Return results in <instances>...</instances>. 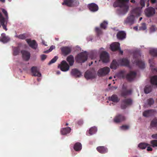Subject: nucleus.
Segmentation results:
<instances>
[{"label":"nucleus","instance_id":"39","mask_svg":"<svg viewBox=\"0 0 157 157\" xmlns=\"http://www.w3.org/2000/svg\"><path fill=\"white\" fill-rule=\"evenodd\" d=\"M151 146L153 147H157V140H154L151 141Z\"/></svg>","mask_w":157,"mask_h":157},{"label":"nucleus","instance_id":"38","mask_svg":"<svg viewBox=\"0 0 157 157\" xmlns=\"http://www.w3.org/2000/svg\"><path fill=\"white\" fill-rule=\"evenodd\" d=\"M145 0H141L140 1V4L141 5V6H142V7L141 8H136V9H135L134 10H136V11H137V12H138V10L139 9H138V8H140V10H141V8L144 7L145 6ZM140 11H141L140 10Z\"/></svg>","mask_w":157,"mask_h":157},{"label":"nucleus","instance_id":"22","mask_svg":"<svg viewBox=\"0 0 157 157\" xmlns=\"http://www.w3.org/2000/svg\"><path fill=\"white\" fill-rule=\"evenodd\" d=\"M98 151L101 153H105L107 151V149L103 146H99L97 147Z\"/></svg>","mask_w":157,"mask_h":157},{"label":"nucleus","instance_id":"34","mask_svg":"<svg viewBox=\"0 0 157 157\" xmlns=\"http://www.w3.org/2000/svg\"><path fill=\"white\" fill-rule=\"evenodd\" d=\"M151 126L152 127L157 128V119H154L152 121Z\"/></svg>","mask_w":157,"mask_h":157},{"label":"nucleus","instance_id":"42","mask_svg":"<svg viewBox=\"0 0 157 157\" xmlns=\"http://www.w3.org/2000/svg\"><path fill=\"white\" fill-rule=\"evenodd\" d=\"M58 57L55 56L48 63V64L50 65L52 63H55L58 59Z\"/></svg>","mask_w":157,"mask_h":157},{"label":"nucleus","instance_id":"41","mask_svg":"<svg viewBox=\"0 0 157 157\" xmlns=\"http://www.w3.org/2000/svg\"><path fill=\"white\" fill-rule=\"evenodd\" d=\"M2 10L3 13L4 14L5 17H6L7 19H8L9 17L7 11L4 9H2Z\"/></svg>","mask_w":157,"mask_h":157},{"label":"nucleus","instance_id":"54","mask_svg":"<svg viewBox=\"0 0 157 157\" xmlns=\"http://www.w3.org/2000/svg\"><path fill=\"white\" fill-rule=\"evenodd\" d=\"M78 123L79 124H81L83 123V121H78Z\"/></svg>","mask_w":157,"mask_h":157},{"label":"nucleus","instance_id":"61","mask_svg":"<svg viewBox=\"0 0 157 157\" xmlns=\"http://www.w3.org/2000/svg\"><path fill=\"white\" fill-rule=\"evenodd\" d=\"M122 95L123 96H125L126 95V94H124V93H122Z\"/></svg>","mask_w":157,"mask_h":157},{"label":"nucleus","instance_id":"30","mask_svg":"<svg viewBox=\"0 0 157 157\" xmlns=\"http://www.w3.org/2000/svg\"><path fill=\"white\" fill-rule=\"evenodd\" d=\"M118 66V64L116 61L115 60H113L110 65V67L111 69H115Z\"/></svg>","mask_w":157,"mask_h":157},{"label":"nucleus","instance_id":"57","mask_svg":"<svg viewBox=\"0 0 157 157\" xmlns=\"http://www.w3.org/2000/svg\"><path fill=\"white\" fill-rule=\"evenodd\" d=\"M131 2L132 3H135V0H131Z\"/></svg>","mask_w":157,"mask_h":157},{"label":"nucleus","instance_id":"18","mask_svg":"<svg viewBox=\"0 0 157 157\" xmlns=\"http://www.w3.org/2000/svg\"><path fill=\"white\" fill-rule=\"evenodd\" d=\"M126 34L123 31H121L117 33V38L121 40H122L125 38Z\"/></svg>","mask_w":157,"mask_h":157},{"label":"nucleus","instance_id":"47","mask_svg":"<svg viewBox=\"0 0 157 157\" xmlns=\"http://www.w3.org/2000/svg\"><path fill=\"white\" fill-rule=\"evenodd\" d=\"M129 128V126L128 125H123L120 127L121 130H126L128 129Z\"/></svg>","mask_w":157,"mask_h":157},{"label":"nucleus","instance_id":"33","mask_svg":"<svg viewBox=\"0 0 157 157\" xmlns=\"http://www.w3.org/2000/svg\"><path fill=\"white\" fill-rule=\"evenodd\" d=\"M149 145L145 143H141L140 144L138 145V147L141 149H145L147 146H149Z\"/></svg>","mask_w":157,"mask_h":157},{"label":"nucleus","instance_id":"12","mask_svg":"<svg viewBox=\"0 0 157 157\" xmlns=\"http://www.w3.org/2000/svg\"><path fill=\"white\" fill-rule=\"evenodd\" d=\"M63 54L64 56H66L70 53L71 51V48L68 47H63L61 48Z\"/></svg>","mask_w":157,"mask_h":157},{"label":"nucleus","instance_id":"13","mask_svg":"<svg viewBox=\"0 0 157 157\" xmlns=\"http://www.w3.org/2000/svg\"><path fill=\"white\" fill-rule=\"evenodd\" d=\"M32 72L33 75L38 77H41V75L39 72L37 68L36 67H33L31 68Z\"/></svg>","mask_w":157,"mask_h":157},{"label":"nucleus","instance_id":"45","mask_svg":"<svg viewBox=\"0 0 157 157\" xmlns=\"http://www.w3.org/2000/svg\"><path fill=\"white\" fill-rule=\"evenodd\" d=\"M146 29V24L145 23H143L141 25L139 29L140 30H145Z\"/></svg>","mask_w":157,"mask_h":157},{"label":"nucleus","instance_id":"23","mask_svg":"<svg viewBox=\"0 0 157 157\" xmlns=\"http://www.w3.org/2000/svg\"><path fill=\"white\" fill-rule=\"evenodd\" d=\"M67 60L70 66H71L73 65L74 60V57L70 55L68 56L67 57Z\"/></svg>","mask_w":157,"mask_h":157},{"label":"nucleus","instance_id":"43","mask_svg":"<svg viewBox=\"0 0 157 157\" xmlns=\"http://www.w3.org/2000/svg\"><path fill=\"white\" fill-rule=\"evenodd\" d=\"M55 48V47L54 46L52 45L50 48L47 51H45L44 52V53H48L49 52H51L52 50Z\"/></svg>","mask_w":157,"mask_h":157},{"label":"nucleus","instance_id":"62","mask_svg":"<svg viewBox=\"0 0 157 157\" xmlns=\"http://www.w3.org/2000/svg\"><path fill=\"white\" fill-rule=\"evenodd\" d=\"M142 19V17H140V20H139L140 21Z\"/></svg>","mask_w":157,"mask_h":157},{"label":"nucleus","instance_id":"29","mask_svg":"<svg viewBox=\"0 0 157 157\" xmlns=\"http://www.w3.org/2000/svg\"><path fill=\"white\" fill-rule=\"evenodd\" d=\"M149 63L150 64V67L151 68V70H152L153 71H157V69L155 68H154L155 64L154 62H153V59H149Z\"/></svg>","mask_w":157,"mask_h":157},{"label":"nucleus","instance_id":"1","mask_svg":"<svg viewBox=\"0 0 157 157\" xmlns=\"http://www.w3.org/2000/svg\"><path fill=\"white\" fill-rule=\"evenodd\" d=\"M129 0H116L113 4L114 7H119L124 13H126L128 9V6L127 3Z\"/></svg>","mask_w":157,"mask_h":157},{"label":"nucleus","instance_id":"14","mask_svg":"<svg viewBox=\"0 0 157 157\" xmlns=\"http://www.w3.org/2000/svg\"><path fill=\"white\" fill-rule=\"evenodd\" d=\"M26 40L30 46L34 49L36 48L37 45L34 40H32L30 39H27Z\"/></svg>","mask_w":157,"mask_h":157},{"label":"nucleus","instance_id":"4","mask_svg":"<svg viewBox=\"0 0 157 157\" xmlns=\"http://www.w3.org/2000/svg\"><path fill=\"white\" fill-rule=\"evenodd\" d=\"M62 4L68 6L72 7L78 6L79 3L77 0H65Z\"/></svg>","mask_w":157,"mask_h":157},{"label":"nucleus","instance_id":"53","mask_svg":"<svg viewBox=\"0 0 157 157\" xmlns=\"http://www.w3.org/2000/svg\"><path fill=\"white\" fill-rule=\"evenodd\" d=\"M147 150L148 151H151L152 150V148L150 147H147Z\"/></svg>","mask_w":157,"mask_h":157},{"label":"nucleus","instance_id":"28","mask_svg":"<svg viewBox=\"0 0 157 157\" xmlns=\"http://www.w3.org/2000/svg\"><path fill=\"white\" fill-rule=\"evenodd\" d=\"M74 149L76 151L80 150L82 149L81 144L79 143H76L74 145Z\"/></svg>","mask_w":157,"mask_h":157},{"label":"nucleus","instance_id":"49","mask_svg":"<svg viewBox=\"0 0 157 157\" xmlns=\"http://www.w3.org/2000/svg\"><path fill=\"white\" fill-rule=\"evenodd\" d=\"M95 30L98 34H100L101 33V30L99 28L97 27L96 28Z\"/></svg>","mask_w":157,"mask_h":157},{"label":"nucleus","instance_id":"60","mask_svg":"<svg viewBox=\"0 0 157 157\" xmlns=\"http://www.w3.org/2000/svg\"><path fill=\"white\" fill-rule=\"evenodd\" d=\"M117 88V87H115V86H114V87H113V88L112 89H116Z\"/></svg>","mask_w":157,"mask_h":157},{"label":"nucleus","instance_id":"17","mask_svg":"<svg viewBox=\"0 0 157 157\" xmlns=\"http://www.w3.org/2000/svg\"><path fill=\"white\" fill-rule=\"evenodd\" d=\"M71 74L76 77H79L81 75V72L76 69H73L71 70Z\"/></svg>","mask_w":157,"mask_h":157},{"label":"nucleus","instance_id":"24","mask_svg":"<svg viewBox=\"0 0 157 157\" xmlns=\"http://www.w3.org/2000/svg\"><path fill=\"white\" fill-rule=\"evenodd\" d=\"M119 62L122 65L128 66L129 63V61L126 58H124L120 60Z\"/></svg>","mask_w":157,"mask_h":157},{"label":"nucleus","instance_id":"15","mask_svg":"<svg viewBox=\"0 0 157 157\" xmlns=\"http://www.w3.org/2000/svg\"><path fill=\"white\" fill-rule=\"evenodd\" d=\"M88 7L90 10L93 12L96 11L98 9V5L94 3L89 4Z\"/></svg>","mask_w":157,"mask_h":157},{"label":"nucleus","instance_id":"58","mask_svg":"<svg viewBox=\"0 0 157 157\" xmlns=\"http://www.w3.org/2000/svg\"><path fill=\"white\" fill-rule=\"evenodd\" d=\"M56 73L57 74L59 75V74H60V72L59 71H57Z\"/></svg>","mask_w":157,"mask_h":157},{"label":"nucleus","instance_id":"44","mask_svg":"<svg viewBox=\"0 0 157 157\" xmlns=\"http://www.w3.org/2000/svg\"><path fill=\"white\" fill-rule=\"evenodd\" d=\"M19 51V49L18 48H15L13 49V54L14 55H17L18 54Z\"/></svg>","mask_w":157,"mask_h":157},{"label":"nucleus","instance_id":"37","mask_svg":"<svg viewBox=\"0 0 157 157\" xmlns=\"http://www.w3.org/2000/svg\"><path fill=\"white\" fill-rule=\"evenodd\" d=\"M151 91V88L150 86H146L144 88V91L145 93L148 94Z\"/></svg>","mask_w":157,"mask_h":157},{"label":"nucleus","instance_id":"10","mask_svg":"<svg viewBox=\"0 0 157 157\" xmlns=\"http://www.w3.org/2000/svg\"><path fill=\"white\" fill-rule=\"evenodd\" d=\"M145 13L147 17H151L154 15L155 13V9L151 7H149L146 9Z\"/></svg>","mask_w":157,"mask_h":157},{"label":"nucleus","instance_id":"19","mask_svg":"<svg viewBox=\"0 0 157 157\" xmlns=\"http://www.w3.org/2000/svg\"><path fill=\"white\" fill-rule=\"evenodd\" d=\"M136 75V73L135 72L131 71L127 75L126 78L128 80L131 81L135 78Z\"/></svg>","mask_w":157,"mask_h":157},{"label":"nucleus","instance_id":"35","mask_svg":"<svg viewBox=\"0 0 157 157\" xmlns=\"http://www.w3.org/2000/svg\"><path fill=\"white\" fill-rule=\"evenodd\" d=\"M150 53L153 56H157V49H151L150 50Z\"/></svg>","mask_w":157,"mask_h":157},{"label":"nucleus","instance_id":"9","mask_svg":"<svg viewBox=\"0 0 157 157\" xmlns=\"http://www.w3.org/2000/svg\"><path fill=\"white\" fill-rule=\"evenodd\" d=\"M85 77L87 79L94 78L95 77V74L94 71H87L85 73Z\"/></svg>","mask_w":157,"mask_h":157},{"label":"nucleus","instance_id":"36","mask_svg":"<svg viewBox=\"0 0 157 157\" xmlns=\"http://www.w3.org/2000/svg\"><path fill=\"white\" fill-rule=\"evenodd\" d=\"M151 112L152 110H151L145 111L143 113V115L145 117H148L150 115Z\"/></svg>","mask_w":157,"mask_h":157},{"label":"nucleus","instance_id":"21","mask_svg":"<svg viewBox=\"0 0 157 157\" xmlns=\"http://www.w3.org/2000/svg\"><path fill=\"white\" fill-rule=\"evenodd\" d=\"M24 59L25 60H28L30 57V53L26 51H23L21 52Z\"/></svg>","mask_w":157,"mask_h":157},{"label":"nucleus","instance_id":"52","mask_svg":"<svg viewBox=\"0 0 157 157\" xmlns=\"http://www.w3.org/2000/svg\"><path fill=\"white\" fill-rule=\"evenodd\" d=\"M151 136L153 138L157 139V134L152 135Z\"/></svg>","mask_w":157,"mask_h":157},{"label":"nucleus","instance_id":"40","mask_svg":"<svg viewBox=\"0 0 157 157\" xmlns=\"http://www.w3.org/2000/svg\"><path fill=\"white\" fill-rule=\"evenodd\" d=\"M107 24L108 23L107 22L104 21L101 24V27L104 29H105L107 27Z\"/></svg>","mask_w":157,"mask_h":157},{"label":"nucleus","instance_id":"8","mask_svg":"<svg viewBox=\"0 0 157 157\" xmlns=\"http://www.w3.org/2000/svg\"><path fill=\"white\" fill-rule=\"evenodd\" d=\"M120 44L118 42H114L111 44L110 45V48L112 51H115L118 49H119L120 53L122 54L123 53L122 51L119 49Z\"/></svg>","mask_w":157,"mask_h":157},{"label":"nucleus","instance_id":"25","mask_svg":"<svg viewBox=\"0 0 157 157\" xmlns=\"http://www.w3.org/2000/svg\"><path fill=\"white\" fill-rule=\"evenodd\" d=\"M71 129L69 127L63 128L61 130V132L62 135H65L69 133L71 131Z\"/></svg>","mask_w":157,"mask_h":157},{"label":"nucleus","instance_id":"55","mask_svg":"<svg viewBox=\"0 0 157 157\" xmlns=\"http://www.w3.org/2000/svg\"><path fill=\"white\" fill-rule=\"evenodd\" d=\"M134 29L136 30H138V27L137 26H136L134 27Z\"/></svg>","mask_w":157,"mask_h":157},{"label":"nucleus","instance_id":"7","mask_svg":"<svg viewBox=\"0 0 157 157\" xmlns=\"http://www.w3.org/2000/svg\"><path fill=\"white\" fill-rule=\"evenodd\" d=\"M100 59L102 61L106 63L109 61V56L107 53L105 52H102L100 56Z\"/></svg>","mask_w":157,"mask_h":157},{"label":"nucleus","instance_id":"5","mask_svg":"<svg viewBox=\"0 0 157 157\" xmlns=\"http://www.w3.org/2000/svg\"><path fill=\"white\" fill-rule=\"evenodd\" d=\"M109 68L108 67H105L99 69L98 72L99 75L104 76L107 75L110 72Z\"/></svg>","mask_w":157,"mask_h":157},{"label":"nucleus","instance_id":"56","mask_svg":"<svg viewBox=\"0 0 157 157\" xmlns=\"http://www.w3.org/2000/svg\"><path fill=\"white\" fill-rule=\"evenodd\" d=\"M42 44H44V45H45V46H47V45L45 44V42H44V40H42Z\"/></svg>","mask_w":157,"mask_h":157},{"label":"nucleus","instance_id":"2","mask_svg":"<svg viewBox=\"0 0 157 157\" xmlns=\"http://www.w3.org/2000/svg\"><path fill=\"white\" fill-rule=\"evenodd\" d=\"M137 12L136 11V10H133L132 11V13L130 14L124 21V24L126 25H132L135 22V16L133 14H136L139 16L141 14V11L140 8Z\"/></svg>","mask_w":157,"mask_h":157},{"label":"nucleus","instance_id":"3","mask_svg":"<svg viewBox=\"0 0 157 157\" xmlns=\"http://www.w3.org/2000/svg\"><path fill=\"white\" fill-rule=\"evenodd\" d=\"M87 59V53L86 52L78 54L76 59L77 61L80 63L84 62Z\"/></svg>","mask_w":157,"mask_h":157},{"label":"nucleus","instance_id":"27","mask_svg":"<svg viewBox=\"0 0 157 157\" xmlns=\"http://www.w3.org/2000/svg\"><path fill=\"white\" fill-rule=\"evenodd\" d=\"M136 61L135 63L136 65H137L140 68H144L145 64L144 62L142 61L139 60L138 59H136Z\"/></svg>","mask_w":157,"mask_h":157},{"label":"nucleus","instance_id":"59","mask_svg":"<svg viewBox=\"0 0 157 157\" xmlns=\"http://www.w3.org/2000/svg\"><path fill=\"white\" fill-rule=\"evenodd\" d=\"M5 0H0V1L2 2H5Z\"/></svg>","mask_w":157,"mask_h":157},{"label":"nucleus","instance_id":"48","mask_svg":"<svg viewBox=\"0 0 157 157\" xmlns=\"http://www.w3.org/2000/svg\"><path fill=\"white\" fill-rule=\"evenodd\" d=\"M148 104L150 105L153 104L154 103V101L152 99H150L148 100Z\"/></svg>","mask_w":157,"mask_h":157},{"label":"nucleus","instance_id":"64","mask_svg":"<svg viewBox=\"0 0 157 157\" xmlns=\"http://www.w3.org/2000/svg\"><path fill=\"white\" fill-rule=\"evenodd\" d=\"M149 6V3H148L147 5V6Z\"/></svg>","mask_w":157,"mask_h":157},{"label":"nucleus","instance_id":"16","mask_svg":"<svg viewBox=\"0 0 157 157\" xmlns=\"http://www.w3.org/2000/svg\"><path fill=\"white\" fill-rule=\"evenodd\" d=\"M10 40V38L7 36H6L5 33H3L1 35V36L0 38V41L6 43L9 41Z\"/></svg>","mask_w":157,"mask_h":157},{"label":"nucleus","instance_id":"11","mask_svg":"<svg viewBox=\"0 0 157 157\" xmlns=\"http://www.w3.org/2000/svg\"><path fill=\"white\" fill-rule=\"evenodd\" d=\"M132 101L130 99H126L124 100L121 104V108L123 109L126 108L128 106L131 104Z\"/></svg>","mask_w":157,"mask_h":157},{"label":"nucleus","instance_id":"31","mask_svg":"<svg viewBox=\"0 0 157 157\" xmlns=\"http://www.w3.org/2000/svg\"><path fill=\"white\" fill-rule=\"evenodd\" d=\"M151 83L157 86V75L152 77L151 79Z\"/></svg>","mask_w":157,"mask_h":157},{"label":"nucleus","instance_id":"51","mask_svg":"<svg viewBox=\"0 0 157 157\" xmlns=\"http://www.w3.org/2000/svg\"><path fill=\"white\" fill-rule=\"evenodd\" d=\"M155 28L154 26H152L150 28V31L151 32H153L155 31Z\"/></svg>","mask_w":157,"mask_h":157},{"label":"nucleus","instance_id":"26","mask_svg":"<svg viewBox=\"0 0 157 157\" xmlns=\"http://www.w3.org/2000/svg\"><path fill=\"white\" fill-rule=\"evenodd\" d=\"M109 101H112L114 102H117L119 101V99L117 96L115 95H113L111 97L109 98Z\"/></svg>","mask_w":157,"mask_h":157},{"label":"nucleus","instance_id":"63","mask_svg":"<svg viewBox=\"0 0 157 157\" xmlns=\"http://www.w3.org/2000/svg\"><path fill=\"white\" fill-rule=\"evenodd\" d=\"M112 78V77L110 76V77H109V79H111Z\"/></svg>","mask_w":157,"mask_h":157},{"label":"nucleus","instance_id":"20","mask_svg":"<svg viewBox=\"0 0 157 157\" xmlns=\"http://www.w3.org/2000/svg\"><path fill=\"white\" fill-rule=\"evenodd\" d=\"M125 118L123 116L119 115L116 116L114 120V121L116 123H118L124 120Z\"/></svg>","mask_w":157,"mask_h":157},{"label":"nucleus","instance_id":"46","mask_svg":"<svg viewBox=\"0 0 157 157\" xmlns=\"http://www.w3.org/2000/svg\"><path fill=\"white\" fill-rule=\"evenodd\" d=\"M16 37L21 39H24L25 38V34L20 35L19 36H16Z\"/></svg>","mask_w":157,"mask_h":157},{"label":"nucleus","instance_id":"6","mask_svg":"<svg viewBox=\"0 0 157 157\" xmlns=\"http://www.w3.org/2000/svg\"><path fill=\"white\" fill-rule=\"evenodd\" d=\"M58 67L63 71H67L69 69V66L67 62L64 60L62 61L58 66Z\"/></svg>","mask_w":157,"mask_h":157},{"label":"nucleus","instance_id":"50","mask_svg":"<svg viewBox=\"0 0 157 157\" xmlns=\"http://www.w3.org/2000/svg\"><path fill=\"white\" fill-rule=\"evenodd\" d=\"M41 59L42 60H44L46 58L47 56L46 55H42L41 56Z\"/></svg>","mask_w":157,"mask_h":157},{"label":"nucleus","instance_id":"32","mask_svg":"<svg viewBox=\"0 0 157 157\" xmlns=\"http://www.w3.org/2000/svg\"><path fill=\"white\" fill-rule=\"evenodd\" d=\"M97 131V128L94 127L91 128L89 130V133L90 135H92L95 133Z\"/></svg>","mask_w":157,"mask_h":157}]
</instances>
